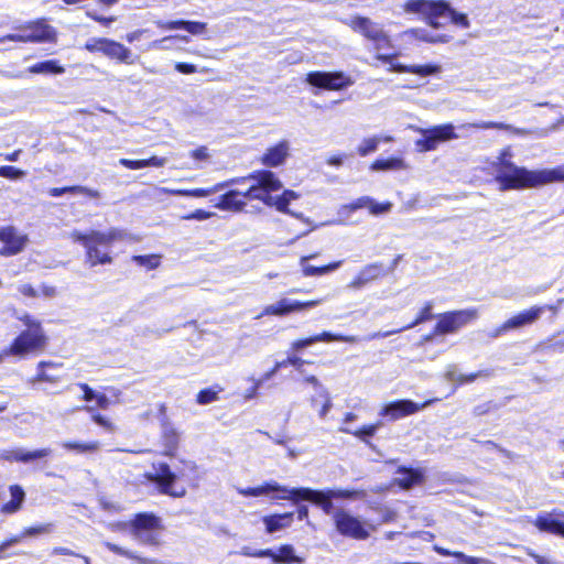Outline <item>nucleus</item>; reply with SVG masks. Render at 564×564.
Masks as SVG:
<instances>
[{
	"label": "nucleus",
	"mask_w": 564,
	"mask_h": 564,
	"mask_svg": "<svg viewBox=\"0 0 564 564\" xmlns=\"http://www.w3.org/2000/svg\"><path fill=\"white\" fill-rule=\"evenodd\" d=\"M474 127L478 129H497V130H510V126L503 122L496 121H482L479 123H475Z\"/></svg>",
	"instance_id": "680f3d73"
},
{
	"label": "nucleus",
	"mask_w": 564,
	"mask_h": 564,
	"mask_svg": "<svg viewBox=\"0 0 564 564\" xmlns=\"http://www.w3.org/2000/svg\"><path fill=\"white\" fill-rule=\"evenodd\" d=\"M306 82L316 88L324 90L337 91L345 89L352 85V79L350 76L346 75L344 72H322L314 70L310 72L306 75Z\"/></svg>",
	"instance_id": "4468645a"
},
{
	"label": "nucleus",
	"mask_w": 564,
	"mask_h": 564,
	"mask_svg": "<svg viewBox=\"0 0 564 564\" xmlns=\"http://www.w3.org/2000/svg\"><path fill=\"white\" fill-rule=\"evenodd\" d=\"M492 373L494 372L491 369L478 370L476 372H470V373H462L457 377V382L459 384H466V383L474 382L478 378H489L492 376Z\"/></svg>",
	"instance_id": "8fccbe9b"
},
{
	"label": "nucleus",
	"mask_w": 564,
	"mask_h": 564,
	"mask_svg": "<svg viewBox=\"0 0 564 564\" xmlns=\"http://www.w3.org/2000/svg\"><path fill=\"white\" fill-rule=\"evenodd\" d=\"M0 176L9 180H19L25 176V171L13 165L0 166Z\"/></svg>",
	"instance_id": "603ef678"
},
{
	"label": "nucleus",
	"mask_w": 564,
	"mask_h": 564,
	"mask_svg": "<svg viewBox=\"0 0 564 564\" xmlns=\"http://www.w3.org/2000/svg\"><path fill=\"white\" fill-rule=\"evenodd\" d=\"M175 69L182 74H194L197 72L196 65L186 62H178L175 64Z\"/></svg>",
	"instance_id": "338daca9"
},
{
	"label": "nucleus",
	"mask_w": 564,
	"mask_h": 564,
	"mask_svg": "<svg viewBox=\"0 0 564 564\" xmlns=\"http://www.w3.org/2000/svg\"><path fill=\"white\" fill-rule=\"evenodd\" d=\"M130 533L144 545L161 543L160 532L164 529L161 519L152 512H139L129 522Z\"/></svg>",
	"instance_id": "9d476101"
},
{
	"label": "nucleus",
	"mask_w": 564,
	"mask_h": 564,
	"mask_svg": "<svg viewBox=\"0 0 564 564\" xmlns=\"http://www.w3.org/2000/svg\"><path fill=\"white\" fill-rule=\"evenodd\" d=\"M223 388L218 384L214 387L204 388L196 394V402L200 405H206L218 400L219 392Z\"/></svg>",
	"instance_id": "79ce46f5"
},
{
	"label": "nucleus",
	"mask_w": 564,
	"mask_h": 564,
	"mask_svg": "<svg viewBox=\"0 0 564 564\" xmlns=\"http://www.w3.org/2000/svg\"><path fill=\"white\" fill-rule=\"evenodd\" d=\"M422 138L415 141V147L420 152H430L435 150L440 143L456 139L455 127L452 123L433 126L421 131Z\"/></svg>",
	"instance_id": "ddd939ff"
},
{
	"label": "nucleus",
	"mask_w": 564,
	"mask_h": 564,
	"mask_svg": "<svg viewBox=\"0 0 564 564\" xmlns=\"http://www.w3.org/2000/svg\"><path fill=\"white\" fill-rule=\"evenodd\" d=\"M189 155L192 159L196 161H206L209 159L208 148L206 145H200L192 150Z\"/></svg>",
	"instance_id": "0e129e2a"
},
{
	"label": "nucleus",
	"mask_w": 564,
	"mask_h": 564,
	"mask_svg": "<svg viewBox=\"0 0 564 564\" xmlns=\"http://www.w3.org/2000/svg\"><path fill=\"white\" fill-rule=\"evenodd\" d=\"M347 24L355 33L360 34L372 44L376 54L389 53L395 48L392 39L384 29L369 18L356 15Z\"/></svg>",
	"instance_id": "6e6552de"
},
{
	"label": "nucleus",
	"mask_w": 564,
	"mask_h": 564,
	"mask_svg": "<svg viewBox=\"0 0 564 564\" xmlns=\"http://www.w3.org/2000/svg\"><path fill=\"white\" fill-rule=\"evenodd\" d=\"M308 260H310V257H301V259H300L301 270H302V274L304 276H315V275H323V274L330 273V272L335 271L336 269H338L343 263V261H334L328 264L315 267V265L308 264L307 263Z\"/></svg>",
	"instance_id": "473e14b6"
},
{
	"label": "nucleus",
	"mask_w": 564,
	"mask_h": 564,
	"mask_svg": "<svg viewBox=\"0 0 564 564\" xmlns=\"http://www.w3.org/2000/svg\"><path fill=\"white\" fill-rule=\"evenodd\" d=\"M224 189V184H214L210 187H197V188H180V189H172L170 193L172 195L176 196H186V197H207L212 194H215L219 191Z\"/></svg>",
	"instance_id": "58836bf2"
},
{
	"label": "nucleus",
	"mask_w": 564,
	"mask_h": 564,
	"mask_svg": "<svg viewBox=\"0 0 564 564\" xmlns=\"http://www.w3.org/2000/svg\"><path fill=\"white\" fill-rule=\"evenodd\" d=\"M401 55L400 51L393 50L389 53H378L375 55V59L382 63V64H389V72L392 73H408L410 74L411 65H404L401 63L395 62V58H398Z\"/></svg>",
	"instance_id": "72a5a7b5"
},
{
	"label": "nucleus",
	"mask_w": 564,
	"mask_h": 564,
	"mask_svg": "<svg viewBox=\"0 0 564 564\" xmlns=\"http://www.w3.org/2000/svg\"><path fill=\"white\" fill-rule=\"evenodd\" d=\"M454 557L464 564H480L481 563L480 558L466 555L465 553H463L460 551H458V553L454 554Z\"/></svg>",
	"instance_id": "774afa93"
},
{
	"label": "nucleus",
	"mask_w": 564,
	"mask_h": 564,
	"mask_svg": "<svg viewBox=\"0 0 564 564\" xmlns=\"http://www.w3.org/2000/svg\"><path fill=\"white\" fill-rule=\"evenodd\" d=\"M53 524L52 523H41L35 524L31 527H25L21 531V536L29 538V536H35L44 533H48L52 531Z\"/></svg>",
	"instance_id": "09e8293b"
},
{
	"label": "nucleus",
	"mask_w": 564,
	"mask_h": 564,
	"mask_svg": "<svg viewBox=\"0 0 564 564\" xmlns=\"http://www.w3.org/2000/svg\"><path fill=\"white\" fill-rule=\"evenodd\" d=\"M133 260L140 265H145L149 269H155L160 264L159 256H134Z\"/></svg>",
	"instance_id": "4d7b16f0"
},
{
	"label": "nucleus",
	"mask_w": 564,
	"mask_h": 564,
	"mask_svg": "<svg viewBox=\"0 0 564 564\" xmlns=\"http://www.w3.org/2000/svg\"><path fill=\"white\" fill-rule=\"evenodd\" d=\"M402 9L406 13L422 14L425 22L433 29L443 26L441 19H447L449 23L460 29L470 26L467 14L456 11L446 0H406Z\"/></svg>",
	"instance_id": "20e7f679"
},
{
	"label": "nucleus",
	"mask_w": 564,
	"mask_h": 564,
	"mask_svg": "<svg viewBox=\"0 0 564 564\" xmlns=\"http://www.w3.org/2000/svg\"><path fill=\"white\" fill-rule=\"evenodd\" d=\"M63 368L62 362H54L51 360H42L36 365V373L30 379V382L35 383H47L57 384L59 383L64 375L59 372Z\"/></svg>",
	"instance_id": "5701e85b"
},
{
	"label": "nucleus",
	"mask_w": 564,
	"mask_h": 564,
	"mask_svg": "<svg viewBox=\"0 0 564 564\" xmlns=\"http://www.w3.org/2000/svg\"><path fill=\"white\" fill-rule=\"evenodd\" d=\"M51 197H59L64 194H79L88 198L98 199L101 194L98 189L83 186V185H68L63 187H51L47 192Z\"/></svg>",
	"instance_id": "c85d7f7f"
},
{
	"label": "nucleus",
	"mask_w": 564,
	"mask_h": 564,
	"mask_svg": "<svg viewBox=\"0 0 564 564\" xmlns=\"http://www.w3.org/2000/svg\"><path fill=\"white\" fill-rule=\"evenodd\" d=\"M186 20H173L165 22H158V26L162 30H185Z\"/></svg>",
	"instance_id": "e2e57ef3"
},
{
	"label": "nucleus",
	"mask_w": 564,
	"mask_h": 564,
	"mask_svg": "<svg viewBox=\"0 0 564 564\" xmlns=\"http://www.w3.org/2000/svg\"><path fill=\"white\" fill-rule=\"evenodd\" d=\"M378 147L377 138H368L365 139L362 144L358 147L357 152L360 156H366L367 154L373 152Z\"/></svg>",
	"instance_id": "13d9d810"
},
{
	"label": "nucleus",
	"mask_w": 564,
	"mask_h": 564,
	"mask_svg": "<svg viewBox=\"0 0 564 564\" xmlns=\"http://www.w3.org/2000/svg\"><path fill=\"white\" fill-rule=\"evenodd\" d=\"M160 454L173 458L177 455L181 445V433L167 420L161 423Z\"/></svg>",
	"instance_id": "4be33fe9"
},
{
	"label": "nucleus",
	"mask_w": 564,
	"mask_h": 564,
	"mask_svg": "<svg viewBox=\"0 0 564 564\" xmlns=\"http://www.w3.org/2000/svg\"><path fill=\"white\" fill-rule=\"evenodd\" d=\"M241 554L248 557H269L276 564H301L303 562V558L295 554L292 544H282L276 552L271 549L251 550L250 547H243Z\"/></svg>",
	"instance_id": "f3484780"
},
{
	"label": "nucleus",
	"mask_w": 564,
	"mask_h": 564,
	"mask_svg": "<svg viewBox=\"0 0 564 564\" xmlns=\"http://www.w3.org/2000/svg\"><path fill=\"white\" fill-rule=\"evenodd\" d=\"M395 475L398 476L393 479V484L403 490L421 486L425 481V471L420 467L399 466Z\"/></svg>",
	"instance_id": "b1692460"
},
{
	"label": "nucleus",
	"mask_w": 564,
	"mask_h": 564,
	"mask_svg": "<svg viewBox=\"0 0 564 564\" xmlns=\"http://www.w3.org/2000/svg\"><path fill=\"white\" fill-rule=\"evenodd\" d=\"M544 312V307L542 306H531L528 310L521 311L518 314L511 316L507 321H505L501 325H499L492 333L494 337H498L502 334H506L510 329L520 328L525 325L533 324L540 315Z\"/></svg>",
	"instance_id": "6ab92c4d"
},
{
	"label": "nucleus",
	"mask_w": 564,
	"mask_h": 564,
	"mask_svg": "<svg viewBox=\"0 0 564 564\" xmlns=\"http://www.w3.org/2000/svg\"><path fill=\"white\" fill-rule=\"evenodd\" d=\"M87 15H88L91 20H94V21H96V22L100 23V24H101V25H104V26H109L112 22H115V21H116V17H113V15H110V17H104V15H100V14H98V13H96V12H88V13H87Z\"/></svg>",
	"instance_id": "69168bd1"
},
{
	"label": "nucleus",
	"mask_w": 564,
	"mask_h": 564,
	"mask_svg": "<svg viewBox=\"0 0 564 564\" xmlns=\"http://www.w3.org/2000/svg\"><path fill=\"white\" fill-rule=\"evenodd\" d=\"M291 488L280 485L276 481H271V498L274 500H290Z\"/></svg>",
	"instance_id": "3c124183"
},
{
	"label": "nucleus",
	"mask_w": 564,
	"mask_h": 564,
	"mask_svg": "<svg viewBox=\"0 0 564 564\" xmlns=\"http://www.w3.org/2000/svg\"><path fill=\"white\" fill-rule=\"evenodd\" d=\"M107 42V37H93L85 43V50L90 53L100 52L104 54V48Z\"/></svg>",
	"instance_id": "6e6d98bb"
},
{
	"label": "nucleus",
	"mask_w": 564,
	"mask_h": 564,
	"mask_svg": "<svg viewBox=\"0 0 564 564\" xmlns=\"http://www.w3.org/2000/svg\"><path fill=\"white\" fill-rule=\"evenodd\" d=\"M0 241L3 243L0 256L12 257L24 250L29 238L28 235L20 234L14 226L9 225L0 228Z\"/></svg>",
	"instance_id": "a211bd4d"
},
{
	"label": "nucleus",
	"mask_w": 564,
	"mask_h": 564,
	"mask_svg": "<svg viewBox=\"0 0 564 564\" xmlns=\"http://www.w3.org/2000/svg\"><path fill=\"white\" fill-rule=\"evenodd\" d=\"M289 156V143L285 140L267 149L260 158L262 165L267 167H276L282 165Z\"/></svg>",
	"instance_id": "a878e982"
},
{
	"label": "nucleus",
	"mask_w": 564,
	"mask_h": 564,
	"mask_svg": "<svg viewBox=\"0 0 564 564\" xmlns=\"http://www.w3.org/2000/svg\"><path fill=\"white\" fill-rule=\"evenodd\" d=\"M207 29V23L200 21H186L185 31L193 35L203 34Z\"/></svg>",
	"instance_id": "bf43d9fd"
},
{
	"label": "nucleus",
	"mask_w": 564,
	"mask_h": 564,
	"mask_svg": "<svg viewBox=\"0 0 564 564\" xmlns=\"http://www.w3.org/2000/svg\"><path fill=\"white\" fill-rule=\"evenodd\" d=\"M403 160L400 158H388V159H377L375 160L370 169L373 171H388V170H398L403 167Z\"/></svg>",
	"instance_id": "37998d69"
},
{
	"label": "nucleus",
	"mask_w": 564,
	"mask_h": 564,
	"mask_svg": "<svg viewBox=\"0 0 564 564\" xmlns=\"http://www.w3.org/2000/svg\"><path fill=\"white\" fill-rule=\"evenodd\" d=\"M333 520L335 529L340 535L358 541L367 540L370 536V530H373L366 521L360 520L344 509L335 511Z\"/></svg>",
	"instance_id": "f8f14e48"
},
{
	"label": "nucleus",
	"mask_w": 564,
	"mask_h": 564,
	"mask_svg": "<svg viewBox=\"0 0 564 564\" xmlns=\"http://www.w3.org/2000/svg\"><path fill=\"white\" fill-rule=\"evenodd\" d=\"M405 35L412 36L419 41L430 43V44H444L452 41V36L448 34H435V35H429L424 32V30L419 28H412L404 31Z\"/></svg>",
	"instance_id": "e433bc0d"
},
{
	"label": "nucleus",
	"mask_w": 564,
	"mask_h": 564,
	"mask_svg": "<svg viewBox=\"0 0 564 564\" xmlns=\"http://www.w3.org/2000/svg\"><path fill=\"white\" fill-rule=\"evenodd\" d=\"M322 303V299L297 301L286 297L280 299L278 302L267 305L262 308L258 317L279 316L283 317L293 313L303 312L313 308Z\"/></svg>",
	"instance_id": "2eb2a0df"
},
{
	"label": "nucleus",
	"mask_w": 564,
	"mask_h": 564,
	"mask_svg": "<svg viewBox=\"0 0 564 564\" xmlns=\"http://www.w3.org/2000/svg\"><path fill=\"white\" fill-rule=\"evenodd\" d=\"M355 496L354 491L349 490H333L328 489L326 491L316 490L313 503L321 507V509L324 511V513L329 514L333 511V498H343L348 499L352 498Z\"/></svg>",
	"instance_id": "bb28decb"
},
{
	"label": "nucleus",
	"mask_w": 564,
	"mask_h": 564,
	"mask_svg": "<svg viewBox=\"0 0 564 564\" xmlns=\"http://www.w3.org/2000/svg\"><path fill=\"white\" fill-rule=\"evenodd\" d=\"M315 343L325 341V343H332V341H339V343H349L354 344L357 341V337L354 335H344V334H336L328 330H324L319 334L313 335Z\"/></svg>",
	"instance_id": "a19ab883"
},
{
	"label": "nucleus",
	"mask_w": 564,
	"mask_h": 564,
	"mask_svg": "<svg viewBox=\"0 0 564 564\" xmlns=\"http://www.w3.org/2000/svg\"><path fill=\"white\" fill-rule=\"evenodd\" d=\"M165 158L152 155L149 159L141 160L120 159L119 164L129 170H139L148 166L161 167L165 164Z\"/></svg>",
	"instance_id": "c9c22d12"
},
{
	"label": "nucleus",
	"mask_w": 564,
	"mask_h": 564,
	"mask_svg": "<svg viewBox=\"0 0 564 564\" xmlns=\"http://www.w3.org/2000/svg\"><path fill=\"white\" fill-rule=\"evenodd\" d=\"M383 425V422L378 420L373 423L365 424L358 429L339 427V431L355 436L365 444H370L371 438L376 435L377 431Z\"/></svg>",
	"instance_id": "c756f323"
},
{
	"label": "nucleus",
	"mask_w": 564,
	"mask_h": 564,
	"mask_svg": "<svg viewBox=\"0 0 564 564\" xmlns=\"http://www.w3.org/2000/svg\"><path fill=\"white\" fill-rule=\"evenodd\" d=\"M18 319L25 326L8 346L3 354L8 357L25 358L36 356L46 350L50 338L42 325V322L29 313H24Z\"/></svg>",
	"instance_id": "f03ea898"
},
{
	"label": "nucleus",
	"mask_w": 564,
	"mask_h": 564,
	"mask_svg": "<svg viewBox=\"0 0 564 564\" xmlns=\"http://www.w3.org/2000/svg\"><path fill=\"white\" fill-rule=\"evenodd\" d=\"M62 447L66 451L76 452L79 454L83 453H95L99 449V442H76V441H67L62 444Z\"/></svg>",
	"instance_id": "ea45409f"
},
{
	"label": "nucleus",
	"mask_w": 564,
	"mask_h": 564,
	"mask_svg": "<svg viewBox=\"0 0 564 564\" xmlns=\"http://www.w3.org/2000/svg\"><path fill=\"white\" fill-rule=\"evenodd\" d=\"M104 55H106L108 58L113 59L118 63L123 64H132L133 61L131 59L132 53L130 48L124 46L122 43L117 42L111 39H107L105 48H104Z\"/></svg>",
	"instance_id": "cd10ccee"
},
{
	"label": "nucleus",
	"mask_w": 564,
	"mask_h": 564,
	"mask_svg": "<svg viewBox=\"0 0 564 564\" xmlns=\"http://www.w3.org/2000/svg\"><path fill=\"white\" fill-rule=\"evenodd\" d=\"M254 176L258 177V200L268 207L286 213L290 203L299 197L292 189H284L280 195H272L282 189L283 184L278 175L270 170H256Z\"/></svg>",
	"instance_id": "423d86ee"
},
{
	"label": "nucleus",
	"mask_w": 564,
	"mask_h": 564,
	"mask_svg": "<svg viewBox=\"0 0 564 564\" xmlns=\"http://www.w3.org/2000/svg\"><path fill=\"white\" fill-rule=\"evenodd\" d=\"M546 184L555 182H564V164L553 169L545 170Z\"/></svg>",
	"instance_id": "5fc2aeb1"
},
{
	"label": "nucleus",
	"mask_w": 564,
	"mask_h": 564,
	"mask_svg": "<svg viewBox=\"0 0 564 564\" xmlns=\"http://www.w3.org/2000/svg\"><path fill=\"white\" fill-rule=\"evenodd\" d=\"M510 155L503 151L498 158L495 180L500 191H520L525 188H536L546 184L545 170H528L518 166L510 160L506 159Z\"/></svg>",
	"instance_id": "7ed1b4c3"
},
{
	"label": "nucleus",
	"mask_w": 564,
	"mask_h": 564,
	"mask_svg": "<svg viewBox=\"0 0 564 564\" xmlns=\"http://www.w3.org/2000/svg\"><path fill=\"white\" fill-rule=\"evenodd\" d=\"M256 171L245 175L232 177L218 184H224V188L232 185L249 183L245 191L228 189L214 203V207L223 212L241 213L246 209L249 202L258 200V177Z\"/></svg>",
	"instance_id": "39448f33"
},
{
	"label": "nucleus",
	"mask_w": 564,
	"mask_h": 564,
	"mask_svg": "<svg viewBox=\"0 0 564 564\" xmlns=\"http://www.w3.org/2000/svg\"><path fill=\"white\" fill-rule=\"evenodd\" d=\"M28 70L32 74L61 75L65 72V68L57 59H46L31 65Z\"/></svg>",
	"instance_id": "4c0bfd02"
},
{
	"label": "nucleus",
	"mask_w": 564,
	"mask_h": 564,
	"mask_svg": "<svg viewBox=\"0 0 564 564\" xmlns=\"http://www.w3.org/2000/svg\"><path fill=\"white\" fill-rule=\"evenodd\" d=\"M388 272L389 269L382 262L367 264L352 279L350 285L356 289L362 288L372 281L384 278Z\"/></svg>",
	"instance_id": "393cba45"
},
{
	"label": "nucleus",
	"mask_w": 564,
	"mask_h": 564,
	"mask_svg": "<svg viewBox=\"0 0 564 564\" xmlns=\"http://www.w3.org/2000/svg\"><path fill=\"white\" fill-rule=\"evenodd\" d=\"M9 492H10V500L1 506V512L6 514H11L18 512L23 505V501L25 499V492L24 489L18 485H10L9 486Z\"/></svg>",
	"instance_id": "2f4dec72"
},
{
	"label": "nucleus",
	"mask_w": 564,
	"mask_h": 564,
	"mask_svg": "<svg viewBox=\"0 0 564 564\" xmlns=\"http://www.w3.org/2000/svg\"><path fill=\"white\" fill-rule=\"evenodd\" d=\"M52 454L53 451L50 447H42L33 451L9 448L0 452V459L8 463L29 464L39 459L47 458Z\"/></svg>",
	"instance_id": "aec40b11"
},
{
	"label": "nucleus",
	"mask_w": 564,
	"mask_h": 564,
	"mask_svg": "<svg viewBox=\"0 0 564 564\" xmlns=\"http://www.w3.org/2000/svg\"><path fill=\"white\" fill-rule=\"evenodd\" d=\"M433 402L434 400H426L423 403H416L410 399H399L386 403L379 411V415L381 417H387L390 421H397L402 417L415 414Z\"/></svg>",
	"instance_id": "dca6fc26"
},
{
	"label": "nucleus",
	"mask_w": 564,
	"mask_h": 564,
	"mask_svg": "<svg viewBox=\"0 0 564 564\" xmlns=\"http://www.w3.org/2000/svg\"><path fill=\"white\" fill-rule=\"evenodd\" d=\"M214 214L205 209H195L194 212L183 216L185 220H206L209 219Z\"/></svg>",
	"instance_id": "052dcab7"
},
{
	"label": "nucleus",
	"mask_w": 564,
	"mask_h": 564,
	"mask_svg": "<svg viewBox=\"0 0 564 564\" xmlns=\"http://www.w3.org/2000/svg\"><path fill=\"white\" fill-rule=\"evenodd\" d=\"M73 242L80 243L85 249V261L89 267L106 265L113 261L110 247L115 241L126 238L123 230L110 228L107 231L89 230L82 232L74 230L69 235Z\"/></svg>",
	"instance_id": "f257e3e1"
},
{
	"label": "nucleus",
	"mask_w": 564,
	"mask_h": 564,
	"mask_svg": "<svg viewBox=\"0 0 564 564\" xmlns=\"http://www.w3.org/2000/svg\"><path fill=\"white\" fill-rule=\"evenodd\" d=\"M478 317L479 312L476 307L446 311L436 316L437 321L433 326V334H442L443 336L456 334Z\"/></svg>",
	"instance_id": "9b49d317"
},
{
	"label": "nucleus",
	"mask_w": 564,
	"mask_h": 564,
	"mask_svg": "<svg viewBox=\"0 0 564 564\" xmlns=\"http://www.w3.org/2000/svg\"><path fill=\"white\" fill-rule=\"evenodd\" d=\"M315 492V489L308 487L291 488L290 500L293 501L294 503H299L300 501L313 502Z\"/></svg>",
	"instance_id": "c03bdc74"
},
{
	"label": "nucleus",
	"mask_w": 564,
	"mask_h": 564,
	"mask_svg": "<svg viewBox=\"0 0 564 564\" xmlns=\"http://www.w3.org/2000/svg\"><path fill=\"white\" fill-rule=\"evenodd\" d=\"M432 311H433V302L432 301L425 302L424 305L419 311V313L416 314V316L414 317V319L410 324H408L406 326H403L400 329L387 332V333L383 334V336H389V335H392V334H397V333H399L401 330L410 329V328H413V327H415V326H417L420 324H423L425 322L431 321L434 317Z\"/></svg>",
	"instance_id": "f704fd0d"
},
{
	"label": "nucleus",
	"mask_w": 564,
	"mask_h": 564,
	"mask_svg": "<svg viewBox=\"0 0 564 564\" xmlns=\"http://www.w3.org/2000/svg\"><path fill=\"white\" fill-rule=\"evenodd\" d=\"M293 512L273 513L264 516L262 521L265 525V531L268 533H274L279 530L289 528L293 522Z\"/></svg>",
	"instance_id": "7c9ffc66"
},
{
	"label": "nucleus",
	"mask_w": 564,
	"mask_h": 564,
	"mask_svg": "<svg viewBox=\"0 0 564 564\" xmlns=\"http://www.w3.org/2000/svg\"><path fill=\"white\" fill-rule=\"evenodd\" d=\"M498 409H499V404L496 403L495 401L490 400V401H487V402L476 405L473 409V415L474 416H484L491 412L497 411Z\"/></svg>",
	"instance_id": "864d4df0"
},
{
	"label": "nucleus",
	"mask_w": 564,
	"mask_h": 564,
	"mask_svg": "<svg viewBox=\"0 0 564 564\" xmlns=\"http://www.w3.org/2000/svg\"><path fill=\"white\" fill-rule=\"evenodd\" d=\"M533 525L541 532L564 538V512L553 510L536 516Z\"/></svg>",
	"instance_id": "412c9836"
},
{
	"label": "nucleus",
	"mask_w": 564,
	"mask_h": 564,
	"mask_svg": "<svg viewBox=\"0 0 564 564\" xmlns=\"http://www.w3.org/2000/svg\"><path fill=\"white\" fill-rule=\"evenodd\" d=\"M238 492L243 497H259L271 494V481H265L256 487L241 488Z\"/></svg>",
	"instance_id": "49530a36"
},
{
	"label": "nucleus",
	"mask_w": 564,
	"mask_h": 564,
	"mask_svg": "<svg viewBox=\"0 0 564 564\" xmlns=\"http://www.w3.org/2000/svg\"><path fill=\"white\" fill-rule=\"evenodd\" d=\"M13 33L4 35L0 42H20V43H56L58 35L54 26H52L45 18H37L14 29Z\"/></svg>",
	"instance_id": "0eeeda50"
},
{
	"label": "nucleus",
	"mask_w": 564,
	"mask_h": 564,
	"mask_svg": "<svg viewBox=\"0 0 564 564\" xmlns=\"http://www.w3.org/2000/svg\"><path fill=\"white\" fill-rule=\"evenodd\" d=\"M304 361L297 357V356H289L286 359L282 361H278L274 364V366L264 373L263 379L268 380L270 379L274 373H276L282 367H286L288 365H292L296 368L302 367Z\"/></svg>",
	"instance_id": "a18cd8bd"
},
{
	"label": "nucleus",
	"mask_w": 564,
	"mask_h": 564,
	"mask_svg": "<svg viewBox=\"0 0 564 564\" xmlns=\"http://www.w3.org/2000/svg\"><path fill=\"white\" fill-rule=\"evenodd\" d=\"M442 70L438 64H424V65H411L410 74H414L421 77L438 74Z\"/></svg>",
	"instance_id": "de8ad7c7"
},
{
	"label": "nucleus",
	"mask_w": 564,
	"mask_h": 564,
	"mask_svg": "<svg viewBox=\"0 0 564 564\" xmlns=\"http://www.w3.org/2000/svg\"><path fill=\"white\" fill-rule=\"evenodd\" d=\"M143 477L154 484L161 495L172 498H184L187 495V488L177 484L183 474L173 471L167 463L153 464V471L145 473Z\"/></svg>",
	"instance_id": "1a4fd4ad"
}]
</instances>
